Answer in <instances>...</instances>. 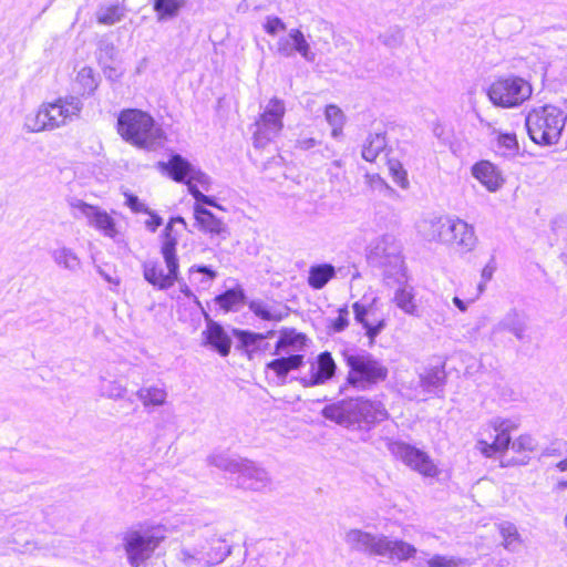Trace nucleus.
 I'll return each instance as SVG.
<instances>
[{
  "instance_id": "nucleus-1",
  "label": "nucleus",
  "mask_w": 567,
  "mask_h": 567,
  "mask_svg": "<svg viewBox=\"0 0 567 567\" xmlns=\"http://www.w3.org/2000/svg\"><path fill=\"white\" fill-rule=\"evenodd\" d=\"M116 131L122 140L140 150L152 152L162 147L166 133L146 111L123 109L117 114Z\"/></svg>"
},
{
  "instance_id": "nucleus-2",
  "label": "nucleus",
  "mask_w": 567,
  "mask_h": 567,
  "mask_svg": "<svg viewBox=\"0 0 567 567\" xmlns=\"http://www.w3.org/2000/svg\"><path fill=\"white\" fill-rule=\"evenodd\" d=\"M342 355L347 367L346 389L370 391L389 380V368L373 354L365 351H344Z\"/></svg>"
},
{
  "instance_id": "nucleus-3",
  "label": "nucleus",
  "mask_w": 567,
  "mask_h": 567,
  "mask_svg": "<svg viewBox=\"0 0 567 567\" xmlns=\"http://www.w3.org/2000/svg\"><path fill=\"white\" fill-rule=\"evenodd\" d=\"M430 240L453 248L456 252L467 254L477 244V237L471 225L458 218L439 217L429 223Z\"/></svg>"
},
{
  "instance_id": "nucleus-4",
  "label": "nucleus",
  "mask_w": 567,
  "mask_h": 567,
  "mask_svg": "<svg viewBox=\"0 0 567 567\" xmlns=\"http://www.w3.org/2000/svg\"><path fill=\"white\" fill-rule=\"evenodd\" d=\"M566 122L564 112L553 105L532 110L526 116L525 125L530 140L542 146L558 143Z\"/></svg>"
},
{
  "instance_id": "nucleus-5",
  "label": "nucleus",
  "mask_w": 567,
  "mask_h": 567,
  "mask_svg": "<svg viewBox=\"0 0 567 567\" xmlns=\"http://www.w3.org/2000/svg\"><path fill=\"white\" fill-rule=\"evenodd\" d=\"M532 94V83L513 74L497 76L487 89L491 103L502 109L518 107L528 101Z\"/></svg>"
},
{
  "instance_id": "nucleus-6",
  "label": "nucleus",
  "mask_w": 567,
  "mask_h": 567,
  "mask_svg": "<svg viewBox=\"0 0 567 567\" xmlns=\"http://www.w3.org/2000/svg\"><path fill=\"white\" fill-rule=\"evenodd\" d=\"M518 425L508 419H495L489 421L480 432L476 449L487 457L507 452L511 443V433Z\"/></svg>"
},
{
  "instance_id": "nucleus-7",
  "label": "nucleus",
  "mask_w": 567,
  "mask_h": 567,
  "mask_svg": "<svg viewBox=\"0 0 567 567\" xmlns=\"http://www.w3.org/2000/svg\"><path fill=\"white\" fill-rule=\"evenodd\" d=\"M169 245L159 246V252L166 265L167 272L159 266L157 260H146L142 265L145 281L157 290H167L176 281H179V258L177 251L171 249Z\"/></svg>"
},
{
  "instance_id": "nucleus-8",
  "label": "nucleus",
  "mask_w": 567,
  "mask_h": 567,
  "mask_svg": "<svg viewBox=\"0 0 567 567\" xmlns=\"http://www.w3.org/2000/svg\"><path fill=\"white\" fill-rule=\"evenodd\" d=\"M285 113L286 107L282 101L272 99L268 102L255 123V146H264L280 133Z\"/></svg>"
},
{
  "instance_id": "nucleus-9",
  "label": "nucleus",
  "mask_w": 567,
  "mask_h": 567,
  "mask_svg": "<svg viewBox=\"0 0 567 567\" xmlns=\"http://www.w3.org/2000/svg\"><path fill=\"white\" fill-rule=\"evenodd\" d=\"M68 204L79 212V214L73 213L74 218L85 217L90 227L95 228L105 237L116 240L120 235L116 221L105 209L76 197H70Z\"/></svg>"
},
{
  "instance_id": "nucleus-10",
  "label": "nucleus",
  "mask_w": 567,
  "mask_h": 567,
  "mask_svg": "<svg viewBox=\"0 0 567 567\" xmlns=\"http://www.w3.org/2000/svg\"><path fill=\"white\" fill-rule=\"evenodd\" d=\"M163 538L150 532H128L123 539L128 564L132 567H140L152 556Z\"/></svg>"
},
{
  "instance_id": "nucleus-11",
  "label": "nucleus",
  "mask_w": 567,
  "mask_h": 567,
  "mask_svg": "<svg viewBox=\"0 0 567 567\" xmlns=\"http://www.w3.org/2000/svg\"><path fill=\"white\" fill-rule=\"evenodd\" d=\"M395 454L404 465L424 478H437L442 473L435 460L427 452L414 445L404 442L396 443Z\"/></svg>"
},
{
  "instance_id": "nucleus-12",
  "label": "nucleus",
  "mask_w": 567,
  "mask_h": 567,
  "mask_svg": "<svg viewBox=\"0 0 567 567\" xmlns=\"http://www.w3.org/2000/svg\"><path fill=\"white\" fill-rule=\"evenodd\" d=\"M231 547L223 539H215L210 543L209 548L202 549H182L179 559L188 567L194 565H217L230 554Z\"/></svg>"
},
{
  "instance_id": "nucleus-13",
  "label": "nucleus",
  "mask_w": 567,
  "mask_h": 567,
  "mask_svg": "<svg viewBox=\"0 0 567 567\" xmlns=\"http://www.w3.org/2000/svg\"><path fill=\"white\" fill-rule=\"evenodd\" d=\"M203 317L206 323V328L202 332L203 344L220 357H227L233 344L230 334L226 328L220 322L215 321L205 309H203Z\"/></svg>"
},
{
  "instance_id": "nucleus-14",
  "label": "nucleus",
  "mask_w": 567,
  "mask_h": 567,
  "mask_svg": "<svg viewBox=\"0 0 567 567\" xmlns=\"http://www.w3.org/2000/svg\"><path fill=\"white\" fill-rule=\"evenodd\" d=\"M337 371V363L329 351L319 353L313 360L309 361V369L301 383L305 386L322 385L331 380Z\"/></svg>"
},
{
  "instance_id": "nucleus-15",
  "label": "nucleus",
  "mask_w": 567,
  "mask_h": 567,
  "mask_svg": "<svg viewBox=\"0 0 567 567\" xmlns=\"http://www.w3.org/2000/svg\"><path fill=\"white\" fill-rule=\"evenodd\" d=\"M207 463L230 474H236V477L230 478L231 485L246 488L248 474L246 473L247 466L243 462L230 457L226 453H213L207 457Z\"/></svg>"
},
{
  "instance_id": "nucleus-16",
  "label": "nucleus",
  "mask_w": 567,
  "mask_h": 567,
  "mask_svg": "<svg viewBox=\"0 0 567 567\" xmlns=\"http://www.w3.org/2000/svg\"><path fill=\"white\" fill-rule=\"evenodd\" d=\"M158 168L177 183L192 182L196 166L178 153H172L167 162H158Z\"/></svg>"
},
{
  "instance_id": "nucleus-17",
  "label": "nucleus",
  "mask_w": 567,
  "mask_h": 567,
  "mask_svg": "<svg viewBox=\"0 0 567 567\" xmlns=\"http://www.w3.org/2000/svg\"><path fill=\"white\" fill-rule=\"evenodd\" d=\"M352 308L355 321L364 328L369 344L373 346L377 337L386 326L385 319L375 317V313L369 307L360 302H354Z\"/></svg>"
},
{
  "instance_id": "nucleus-18",
  "label": "nucleus",
  "mask_w": 567,
  "mask_h": 567,
  "mask_svg": "<svg viewBox=\"0 0 567 567\" xmlns=\"http://www.w3.org/2000/svg\"><path fill=\"white\" fill-rule=\"evenodd\" d=\"M472 175L489 192L499 189L505 176L497 165L488 159L476 162L471 168Z\"/></svg>"
},
{
  "instance_id": "nucleus-19",
  "label": "nucleus",
  "mask_w": 567,
  "mask_h": 567,
  "mask_svg": "<svg viewBox=\"0 0 567 567\" xmlns=\"http://www.w3.org/2000/svg\"><path fill=\"white\" fill-rule=\"evenodd\" d=\"M536 447L537 443L530 434L523 433L518 435L514 441L511 440L507 451H509L512 455L502 462V466H519L527 464L530 454Z\"/></svg>"
},
{
  "instance_id": "nucleus-20",
  "label": "nucleus",
  "mask_w": 567,
  "mask_h": 567,
  "mask_svg": "<svg viewBox=\"0 0 567 567\" xmlns=\"http://www.w3.org/2000/svg\"><path fill=\"white\" fill-rule=\"evenodd\" d=\"M326 419L334 421L339 424H350L358 422L355 399H343L323 408L322 411Z\"/></svg>"
},
{
  "instance_id": "nucleus-21",
  "label": "nucleus",
  "mask_w": 567,
  "mask_h": 567,
  "mask_svg": "<svg viewBox=\"0 0 567 567\" xmlns=\"http://www.w3.org/2000/svg\"><path fill=\"white\" fill-rule=\"evenodd\" d=\"M355 409L358 422H381L389 417V412L381 401L355 398Z\"/></svg>"
},
{
  "instance_id": "nucleus-22",
  "label": "nucleus",
  "mask_w": 567,
  "mask_h": 567,
  "mask_svg": "<svg viewBox=\"0 0 567 567\" xmlns=\"http://www.w3.org/2000/svg\"><path fill=\"white\" fill-rule=\"evenodd\" d=\"M351 542L354 549L369 555L384 556L386 554V537H377L369 533L357 530L352 534Z\"/></svg>"
},
{
  "instance_id": "nucleus-23",
  "label": "nucleus",
  "mask_w": 567,
  "mask_h": 567,
  "mask_svg": "<svg viewBox=\"0 0 567 567\" xmlns=\"http://www.w3.org/2000/svg\"><path fill=\"white\" fill-rule=\"evenodd\" d=\"M195 224L204 234H208L213 236H219L225 238L227 234L226 225L221 219L217 218L214 213H212L208 208H195L194 212Z\"/></svg>"
},
{
  "instance_id": "nucleus-24",
  "label": "nucleus",
  "mask_w": 567,
  "mask_h": 567,
  "mask_svg": "<svg viewBox=\"0 0 567 567\" xmlns=\"http://www.w3.org/2000/svg\"><path fill=\"white\" fill-rule=\"evenodd\" d=\"M245 290L236 284L215 296L213 302L218 310L229 312L237 311L245 303Z\"/></svg>"
},
{
  "instance_id": "nucleus-25",
  "label": "nucleus",
  "mask_w": 567,
  "mask_h": 567,
  "mask_svg": "<svg viewBox=\"0 0 567 567\" xmlns=\"http://www.w3.org/2000/svg\"><path fill=\"white\" fill-rule=\"evenodd\" d=\"M188 0H153L152 9L157 23H166L179 17Z\"/></svg>"
},
{
  "instance_id": "nucleus-26",
  "label": "nucleus",
  "mask_w": 567,
  "mask_h": 567,
  "mask_svg": "<svg viewBox=\"0 0 567 567\" xmlns=\"http://www.w3.org/2000/svg\"><path fill=\"white\" fill-rule=\"evenodd\" d=\"M308 337L303 332H299L295 329H284L280 331V336L275 344V353L289 352V351H302L307 347Z\"/></svg>"
},
{
  "instance_id": "nucleus-27",
  "label": "nucleus",
  "mask_w": 567,
  "mask_h": 567,
  "mask_svg": "<svg viewBox=\"0 0 567 567\" xmlns=\"http://www.w3.org/2000/svg\"><path fill=\"white\" fill-rule=\"evenodd\" d=\"M305 363V355L300 353L272 359L266 368L278 378H286L289 372L300 369Z\"/></svg>"
},
{
  "instance_id": "nucleus-28",
  "label": "nucleus",
  "mask_w": 567,
  "mask_h": 567,
  "mask_svg": "<svg viewBox=\"0 0 567 567\" xmlns=\"http://www.w3.org/2000/svg\"><path fill=\"white\" fill-rule=\"evenodd\" d=\"M336 268L331 264L313 265L308 270V285L315 289H322L330 280L336 277Z\"/></svg>"
},
{
  "instance_id": "nucleus-29",
  "label": "nucleus",
  "mask_w": 567,
  "mask_h": 567,
  "mask_svg": "<svg viewBox=\"0 0 567 567\" xmlns=\"http://www.w3.org/2000/svg\"><path fill=\"white\" fill-rule=\"evenodd\" d=\"M393 302L406 315L419 316L417 301L412 287L406 285L399 287L394 292Z\"/></svg>"
},
{
  "instance_id": "nucleus-30",
  "label": "nucleus",
  "mask_w": 567,
  "mask_h": 567,
  "mask_svg": "<svg viewBox=\"0 0 567 567\" xmlns=\"http://www.w3.org/2000/svg\"><path fill=\"white\" fill-rule=\"evenodd\" d=\"M176 224H181L184 227V229H187V223L183 216H172L168 219L162 233L159 234L158 239L162 246L169 245L168 247H171V249L177 251L179 233L177 231V229H175Z\"/></svg>"
},
{
  "instance_id": "nucleus-31",
  "label": "nucleus",
  "mask_w": 567,
  "mask_h": 567,
  "mask_svg": "<svg viewBox=\"0 0 567 567\" xmlns=\"http://www.w3.org/2000/svg\"><path fill=\"white\" fill-rule=\"evenodd\" d=\"M217 271L210 265H194L189 269V280L200 289H207L216 279Z\"/></svg>"
},
{
  "instance_id": "nucleus-32",
  "label": "nucleus",
  "mask_w": 567,
  "mask_h": 567,
  "mask_svg": "<svg viewBox=\"0 0 567 567\" xmlns=\"http://www.w3.org/2000/svg\"><path fill=\"white\" fill-rule=\"evenodd\" d=\"M460 292L463 296V299L456 296L453 298V302L461 311H465L468 303H472L478 299L483 292V285L472 281H464L460 286Z\"/></svg>"
},
{
  "instance_id": "nucleus-33",
  "label": "nucleus",
  "mask_w": 567,
  "mask_h": 567,
  "mask_svg": "<svg viewBox=\"0 0 567 567\" xmlns=\"http://www.w3.org/2000/svg\"><path fill=\"white\" fill-rule=\"evenodd\" d=\"M135 395L143 402L145 408L161 406L166 401V391L157 386L141 388Z\"/></svg>"
},
{
  "instance_id": "nucleus-34",
  "label": "nucleus",
  "mask_w": 567,
  "mask_h": 567,
  "mask_svg": "<svg viewBox=\"0 0 567 567\" xmlns=\"http://www.w3.org/2000/svg\"><path fill=\"white\" fill-rule=\"evenodd\" d=\"M415 554L416 548L411 544L403 540L388 539L386 554L384 556L403 561L414 557Z\"/></svg>"
},
{
  "instance_id": "nucleus-35",
  "label": "nucleus",
  "mask_w": 567,
  "mask_h": 567,
  "mask_svg": "<svg viewBox=\"0 0 567 567\" xmlns=\"http://www.w3.org/2000/svg\"><path fill=\"white\" fill-rule=\"evenodd\" d=\"M386 140L384 134L371 135L362 148V157L368 162H374L384 151Z\"/></svg>"
},
{
  "instance_id": "nucleus-36",
  "label": "nucleus",
  "mask_w": 567,
  "mask_h": 567,
  "mask_svg": "<svg viewBox=\"0 0 567 567\" xmlns=\"http://www.w3.org/2000/svg\"><path fill=\"white\" fill-rule=\"evenodd\" d=\"M52 258L59 266L71 271L80 267V259L72 249L66 247L53 250Z\"/></svg>"
},
{
  "instance_id": "nucleus-37",
  "label": "nucleus",
  "mask_w": 567,
  "mask_h": 567,
  "mask_svg": "<svg viewBox=\"0 0 567 567\" xmlns=\"http://www.w3.org/2000/svg\"><path fill=\"white\" fill-rule=\"evenodd\" d=\"M95 55L99 64L115 62L118 56V50L107 37H103L96 44Z\"/></svg>"
},
{
  "instance_id": "nucleus-38",
  "label": "nucleus",
  "mask_w": 567,
  "mask_h": 567,
  "mask_svg": "<svg viewBox=\"0 0 567 567\" xmlns=\"http://www.w3.org/2000/svg\"><path fill=\"white\" fill-rule=\"evenodd\" d=\"M502 536V545L505 549L514 550L522 544V538L517 528L511 523H502L498 525Z\"/></svg>"
},
{
  "instance_id": "nucleus-39",
  "label": "nucleus",
  "mask_w": 567,
  "mask_h": 567,
  "mask_svg": "<svg viewBox=\"0 0 567 567\" xmlns=\"http://www.w3.org/2000/svg\"><path fill=\"white\" fill-rule=\"evenodd\" d=\"M324 115L328 123L332 126V135L334 137L340 136L346 123V116L342 110L334 104H329L324 109Z\"/></svg>"
},
{
  "instance_id": "nucleus-40",
  "label": "nucleus",
  "mask_w": 567,
  "mask_h": 567,
  "mask_svg": "<svg viewBox=\"0 0 567 567\" xmlns=\"http://www.w3.org/2000/svg\"><path fill=\"white\" fill-rule=\"evenodd\" d=\"M50 113L45 107L40 109L34 118H28L27 126L31 132H40L43 130H52L58 127V122H51Z\"/></svg>"
},
{
  "instance_id": "nucleus-41",
  "label": "nucleus",
  "mask_w": 567,
  "mask_h": 567,
  "mask_svg": "<svg viewBox=\"0 0 567 567\" xmlns=\"http://www.w3.org/2000/svg\"><path fill=\"white\" fill-rule=\"evenodd\" d=\"M124 18V12L117 4H112L102 9L96 14V20L100 24L112 25Z\"/></svg>"
},
{
  "instance_id": "nucleus-42",
  "label": "nucleus",
  "mask_w": 567,
  "mask_h": 567,
  "mask_svg": "<svg viewBox=\"0 0 567 567\" xmlns=\"http://www.w3.org/2000/svg\"><path fill=\"white\" fill-rule=\"evenodd\" d=\"M101 395L109 399H123L127 392L126 388L117 381H109L103 379L100 385Z\"/></svg>"
},
{
  "instance_id": "nucleus-43",
  "label": "nucleus",
  "mask_w": 567,
  "mask_h": 567,
  "mask_svg": "<svg viewBox=\"0 0 567 567\" xmlns=\"http://www.w3.org/2000/svg\"><path fill=\"white\" fill-rule=\"evenodd\" d=\"M76 79L79 84L83 87V92H86L87 94H92L99 86L94 72L89 66H84L78 73Z\"/></svg>"
},
{
  "instance_id": "nucleus-44",
  "label": "nucleus",
  "mask_w": 567,
  "mask_h": 567,
  "mask_svg": "<svg viewBox=\"0 0 567 567\" xmlns=\"http://www.w3.org/2000/svg\"><path fill=\"white\" fill-rule=\"evenodd\" d=\"M388 167L393 181L402 188L409 186L408 173L403 165L394 158L388 161Z\"/></svg>"
},
{
  "instance_id": "nucleus-45",
  "label": "nucleus",
  "mask_w": 567,
  "mask_h": 567,
  "mask_svg": "<svg viewBox=\"0 0 567 567\" xmlns=\"http://www.w3.org/2000/svg\"><path fill=\"white\" fill-rule=\"evenodd\" d=\"M51 118V122H58V127L65 123V120L70 117V110L62 103V99L56 100L47 106Z\"/></svg>"
},
{
  "instance_id": "nucleus-46",
  "label": "nucleus",
  "mask_w": 567,
  "mask_h": 567,
  "mask_svg": "<svg viewBox=\"0 0 567 567\" xmlns=\"http://www.w3.org/2000/svg\"><path fill=\"white\" fill-rule=\"evenodd\" d=\"M349 326V310L347 306L338 309V316L329 323V328L333 332H341Z\"/></svg>"
},
{
  "instance_id": "nucleus-47",
  "label": "nucleus",
  "mask_w": 567,
  "mask_h": 567,
  "mask_svg": "<svg viewBox=\"0 0 567 567\" xmlns=\"http://www.w3.org/2000/svg\"><path fill=\"white\" fill-rule=\"evenodd\" d=\"M125 205L135 214L137 213H151V208L141 202L138 196L131 192H124Z\"/></svg>"
},
{
  "instance_id": "nucleus-48",
  "label": "nucleus",
  "mask_w": 567,
  "mask_h": 567,
  "mask_svg": "<svg viewBox=\"0 0 567 567\" xmlns=\"http://www.w3.org/2000/svg\"><path fill=\"white\" fill-rule=\"evenodd\" d=\"M231 334L237 339L236 350L248 355V330L231 328Z\"/></svg>"
},
{
  "instance_id": "nucleus-49",
  "label": "nucleus",
  "mask_w": 567,
  "mask_h": 567,
  "mask_svg": "<svg viewBox=\"0 0 567 567\" xmlns=\"http://www.w3.org/2000/svg\"><path fill=\"white\" fill-rule=\"evenodd\" d=\"M264 29L268 34L277 35L286 31V24L277 17H269L264 24Z\"/></svg>"
},
{
  "instance_id": "nucleus-50",
  "label": "nucleus",
  "mask_w": 567,
  "mask_h": 567,
  "mask_svg": "<svg viewBox=\"0 0 567 567\" xmlns=\"http://www.w3.org/2000/svg\"><path fill=\"white\" fill-rule=\"evenodd\" d=\"M290 38L295 42V49L302 55H306L308 53L309 45L305 39L303 33L299 29H293L290 32Z\"/></svg>"
},
{
  "instance_id": "nucleus-51",
  "label": "nucleus",
  "mask_w": 567,
  "mask_h": 567,
  "mask_svg": "<svg viewBox=\"0 0 567 567\" xmlns=\"http://www.w3.org/2000/svg\"><path fill=\"white\" fill-rule=\"evenodd\" d=\"M99 65L101 66L106 80H109L112 83L118 81L123 75V72L118 71L117 68L114 66V62L101 63Z\"/></svg>"
},
{
  "instance_id": "nucleus-52",
  "label": "nucleus",
  "mask_w": 567,
  "mask_h": 567,
  "mask_svg": "<svg viewBox=\"0 0 567 567\" xmlns=\"http://www.w3.org/2000/svg\"><path fill=\"white\" fill-rule=\"evenodd\" d=\"M498 145L511 151L518 148V141L514 133H502L497 137Z\"/></svg>"
},
{
  "instance_id": "nucleus-53",
  "label": "nucleus",
  "mask_w": 567,
  "mask_h": 567,
  "mask_svg": "<svg viewBox=\"0 0 567 567\" xmlns=\"http://www.w3.org/2000/svg\"><path fill=\"white\" fill-rule=\"evenodd\" d=\"M192 182L200 185L206 192L210 188V177L198 167L195 168Z\"/></svg>"
},
{
  "instance_id": "nucleus-54",
  "label": "nucleus",
  "mask_w": 567,
  "mask_h": 567,
  "mask_svg": "<svg viewBox=\"0 0 567 567\" xmlns=\"http://www.w3.org/2000/svg\"><path fill=\"white\" fill-rule=\"evenodd\" d=\"M62 103L70 110V116L78 115L83 107L82 101L76 96H68Z\"/></svg>"
},
{
  "instance_id": "nucleus-55",
  "label": "nucleus",
  "mask_w": 567,
  "mask_h": 567,
  "mask_svg": "<svg viewBox=\"0 0 567 567\" xmlns=\"http://www.w3.org/2000/svg\"><path fill=\"white\" fill-rule=\"evenodd\" d=\"M427 564L430 567H455L456 566V561L453 558H446V557L440 556V555L433 556L427 561Z\"/></svg>"
},
{
  "instance_id": "nucleus-56",
  "label": "nucleus",
  "mask_w": 567,
  "mask_h": 567,
  "mask_svg": "<svg viewBox=\"0 0 567 567\" xmlns=\"http://www.w3.org/2000/svg\"><path fill=\"white\" fill-rule=\"evenodd\" d=\"M146 214L150 215V219L145 221V227L148 231L155 233L163 225V218L152 209Z\"/></svg>"
},
{
  "instance_id": "nucleus-57",
  "label": "nucleus",
  "mask_w": 567,
  "mask_h": 567,
  "mask_svg": "<svg viewBox=\"0 0 567 567\" xmlns=\"http://www.w3.org/2000/svg\"><path fill=\"white\" fill-rule=\"evenodd\" d=\"M207 206L209 207H215L217 209H224L217 202L216 197L214 196H210V195H203L200 200L198 203H194V209L199 207V208H207Z\"/></svg>"
},
{
  "instance_id": "nucleus-58",
  "label": "nucleus",
  "mask_w": 567,
  "mask_h": 567,
  "mask_svg": "<svg viewBox=\"0 0 567 567\" xmlns=\"http://www.w3.org/2000/svg\"><path fill=\"white\" fill-rule=\"evenodd\" d=\"M179 285V291L187 298L193 299L194 302L203 310V306L198 298L193 293L192 289L187 286V284L179 276V281H176Z\"/></svg>"
},
{
  "instance_id": "nucleus-59",
  "label": "nucleus",
  "mask_w": 567,
  "mask_h": 567,
  "mask_svg": "<svg viewBox=\"0 0 567 567\" xmlns=\"http://www.w3.org/2000/svg\"><path fill=\"white\" fill-rule=\"evenodd\" d=\"M367 183L371 186H380V187H388L385 181L379 175V174H368L365 175Z\"/></svg>"
},
{
  "instance_id": "nucleus-60",
  "label": "nucleus",
  "mask_w": 567,
  "mask_h": 567,
  "mask_svg": "<svg viewBox=\"0 0 567 567\" xmlns=\"http://www.w3.org/2000/svg\"><path fill=\"white\" fill-rule=\"evenodd\" d=\"M319 142L313 137H302L297 141V147L300 150H310L315 147Z\"/></svg>"
},
{
  "instance_id": "nucleus-61",
  "label": "nucleus",
  "mask_w": 567,
  "mask_h": 567,
  "mask_svg": "<svg viewBox=\"0 0 567 567\" xmlns=\"http://www.w3.org/2000/svg\"><path fill=\"white\" fill-rule=\"evenodd\" d=\"M184 184L187 185L188 193L195 199L194 203H198L200 200L202 196L204 195V193H202L198 189L197 184H195L194 182H188V183H184Z\"/></svg>"
},
{
  "instance_id": "nucleus-62",
  "label": "nucleus",
  "mask_w": 567,
  "mask_h": 567,
  "mask_svg": "<svg viewBox=\"0 0 567 567\" xmlns=\"http://www.w3.org/2000/svg\"><path fill=\"white\" fill-rule=\"evenodd\" d=\"M494 271H495V266L491 265V264L486 265L482 269V279H483V281L480 282V284L483 285V288L485 287V284L492 279Z\"/></svg>"
},
{
  "instance_id": "nucleus-63",
  "label": "nucleus",
  "mask_w": 567,
  "mask_h": 567,
  "mask_svg": "<svg viewBox=\"0 0 567 567\" xmlns=\"http://www.w3.org/2000/svg\"><path fill=\"white\" fill-rule=\"evenodd\" d=\"M147 64H148V60H147V58H143V59L138 62V64H137V66H136V70H135V73H136V74H142V73L146 70Z\"/></svg>"
},
{
  "instance_id": "nucleus-64",
  "label": "nucleus",
  "mask_w": 567,
  "mask_h": 567,
  "mask_svg": "<svg viewBox=\"0 0 567 567\" xmlns=\"http://www.w3.org/2000/svg\"><path fill=\"white\" fill-rule=\"evenodd\" d=\"M555 467L559 471V472H567V456L564 457L563 460L558 461L556 464H555Z\"/></svg>"
}]
</instances>
